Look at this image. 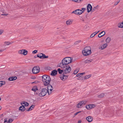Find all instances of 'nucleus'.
<instances>
[{"instance_id": "1", "label": "nucleus", "mask_w": 123, "mask_h": 123, "mask_svg": "<svg viewBox=\"0 0 123 123\" xmlns=\"http://www.w3.org/2000/svg\"><path fill=\"white\" fill-rule=\"evenodd\" d=\"M72 58L70 57H66L64 58L62 61V63L59 64L60 67H62L63 66H68V64L72 62Z\"/></svg>"}, {"instance_id": "2", "label": "nucleus", "mask_w": 123, "mask_h": 123, "mask_svg": "<svg viewBox=\"0 0 123 123\" xmlns=\"http://www.w3.org/2000/svg\"><path fill=\"white\" fill-rule=\"evenodd\" d=\"M91 49L90 46L86 47L82 50V53L83 55L85 56L90 55L92 53Z\"/></svg>"}, {"instance_id": "3", "label": "nucleus", "mask_w": 123, "mask_h": 123, "mask_svg": "<svg viewBox=\"0 0 123 123\" xmlns=\"http://www.w3.org/2000/svg\"><path fill=\"white\" fill-rule=\"evenodd\" d=\"M42 80L44 85L47 86L49 84L51 81V79L49 76L45 75L42 76Z\"/></svg>"}, {"instance_id": "4", "label": "nucleus", "mask_w": 123, "mask_h": 123, "mask_svg": "<svg viewBox=\"0 0 123 123\" xmlns=\"http://www.w3.org/2000/svg\"><path fill=\"white\" fill-rule=\"evenodd\" d=\"M62 68L63 71V73L67 74L70 73L71 71V68L69 65L63 66L62 67H60Z\"/></svg>"}, {"instance_id": "5", "label": "nucleus", "mask_w": 123, "mask_h": 123, "mask_svg": "<svg viewBox=\"0 0 123 123\" xmlns=\"http://www.w3.org/2000/svg\"><path fill=\"white\" fill-rule=\"evenodd\" d=\"M48 90L46 88H43L41 92H38L37 94L40 97H43L45 96L48 92Z\"/></svg>"}, {"instance_id": "6", "label": "nucleus", "mask_w": 123, "mask_h": 123, "mask_svg": "<svg viewBox=\"0 0 123 123\" xmlns=\"http://www.w3.org/2000/svg\"><path fill=\"white\" fill-rule=\"evenodd\" d=\"M40 68L39 66H35L33 68L32 72L34 74H36L39 71Z\"/></svg>"}, {"instance_id": "7", "label": "nucleus", "mask_w": 123, "mask_h": 123, "mask_svg": "<svg viewBox=\"0 0 123 123\" xmlns=\"http://www.w3.org/2000/svg\"><path fill=\"white\" fill-rule=\"evenodd\" d=\"M47 89V90H48V93L49 94H50L52 93V91L53 90V87L51 85L49 84L48 85Z\"/></svg>"}, {"instance_id": "8", "label": "nucleus", "mask_w": 123, "mask_h": 123, "mask_svg": "<svg viewBox=\"0 0 123 123\" xmlns=\"http://www.w3.org/2000/svg\"><path fill=\"white\" fill-rule=\"evenodd\" d=\"M82 12L81 11V10L77 9L73 11L72 13H74L75 14L77 15H80L82 14Z\"/></svg>"}, {"instance_id": "9", "label": "nucleus", "mask_w": 123, "mask_h": 123, "mask_svg": "<svg viewBox=\"0 0 123 123\" xmlns=\"http://www.w3.org/2000/svg\"><path fill=\"white\" fill-rule=\"evenodd\" d=\"M28 52V51L25 49H23L19 50L18 52V53L19 54L23 55H26Z\"/></svg>"}, {"instance_id": "10", "label": "nucleus", "mask_w": 123, "mask_h": 123, "mask_svg": "<svg viewBox=\"0 0 123 123\" xmlns=\"http://www.w3.org/2000/svg\"><path fill=\"white\" fill-rule=\"evenodd\" d=\"M96 106L95 105L91 104L86 105V107L88 110H90L95 108Z\"/></svg>"}, {"instance_id": "11", "label": "nucleus", "mask_w": 123, "mask_h": 123, "mask_svg": "<svg viewBox=\"0 0 123 123\" xmlns=\"http://www.w3.org/2000/svg\"><path fill=\"white\" fill-rule=\"evenodd\" d=\"M68 77L67 76L63 75H61L60 76V78L61 80L63 81H65L66 79H67Z\"/></svg>"}, {"instance_id": "12", "label": "nucleus", "mask_w": 123, "mask_h": 123, "mask_svg": "<svg viewBox=\"0 0 123 123\" xmlns=\"http://www.w3.org/2000/svg\"><path fill=\"white\" fill-rule=\"evenodd\" d=\"M92 7L90 4H88L87 6V9L88 12H89L92 10Z\"/></svg>"}, {"instance_id": "13", "label": "nucleus", "mask_w": 123, "mask_h": 123, "mask_svg": "<svg viewBox=\"0 0 123 123\" xmlns=\"http://www.w3.org/2000/svg\"><path fill=\"white\" fill-rule=\"evenodd\" d=\"M73 20L70 19L68 20L66 22V24L67 25H69L72 24Z\"/></svg>"}, {"instance_id": "14", "label": "nucleus", "mask_w": 123, "mask_h": 123, "mask_svg": "<svg viewBox=\"0 0 123 123\" xmlns=\"http://www.w3.org/2000/svg\"><path fill=\"white\" fill-rule=\"evenodd\" d=\"M86 119L89 122H91L93 119V118L91 116H88L86 117Z\"/></svg>"}, {"instance_id": "15", "label": "nucleus", "mask_w": 123, "mask_h": 123, "mask_svg": "<svg viewBox=\"0 0 123 123\" xmlns=\"http://www.w3.org/2000/svg\"><path fill=\"white\" fill-rule=\"evenodd\" d=\"M21 104L22 105H23L24 107L27 106L29 105V104L28 103L25 101L21 102Z\"/></svg>"}, {"instance_id": "16", "label": "nucleus", "mask_w": 123, "mask_h": 123, "mask_svg": "<svg viewBox=\"0 0 123 123\" xmlns=\"http://www.w3.org/2000/svg\"><path fill=\"white\" fill-rule=\"evenodd\" d=\"M17 79V77L16 76L13 77H10L8 79L9 80L12 81L14 80Z\"/></svg>"}, {"instance_id": "17", "label": "nucleus", "mask_w": 123, "mask_h": 123, "mask_svg": "<svg viewBox=\"0 0 123 123\" xmlns=\"http://www.w3.org/2000/svg\"><path fill=\"white\" fill-rule=\"evenodd\" d=\"M105 32L104 31H102L98 35V37H100L105 35Z\"/></svg>"}, {"instance_id": "18", "label": "nucleus", "mask_w": 123, "mask_h": 123, "mask_svg": "<svg viewBox=\"0 0 123 123\" xmlns=\"http://www.w3.org/2000/svg\"><path fill=\"white\" fill-rule=\"evenodd\" d=\"M57 71L54 70L52 71L51 73L50 74L52 76H55L57 74Z\"/></svg>"}, {"instance_id": "19", "label": "nucleus", "mask_w": 123, "mask_h": 123, "mask_svg": "<svg viewBox=\"0 0 123 123\" xmlns=\"http://www.w3.org/2000/svg\"><path fill=\"white\" fill-rule=\"evenodd\" d=\"M35 105H31V107L28 109L26 110V111H31L32 110L33 108L35 107Z\"/></svg>"}, {"instance_id": "20", "label": "nucleus", "mask_w": 123, "mask_h": 123, "mask_svg": "<svg viewBox=\"0 0 123 123\" xmlns=\"http://www.w3.org/2000/svg\"><path fill=\"white\" fill-rule=\"evenodd\" d=\"M26 108L23 105H22V106H20L19 108V110L22 111H24L26 110Z\"/></svg>"}, {"instance_id": "21", "label": "nucleus", "mask_w": 123, "mask_h": 123, "mask_svg": "<svg viewBox=\"0 0 123 123\" xmlns=\"http://www.w3.org/2000/svg\"><path fill=\"white\" fill-rule=\"evenodd\" d=\"M98 6L97 5V6L94 7L92 9L91 12H93L94 11H97L98 9Z\"/></svg>"}, {"instance_id": "22", "label": "nucleus", "mask_w": 123, "mask_h": 123, "mask_svg": "<svg viewBox=\"0 0 123 123\" xmlns=\"http://www.w3.org/2000/svg\"><path fill=\"white\" fill-rule=\"evenodd\" d=\"M82 102L80 101L79 102L77 105L76 107L78 108H81L82 107Z\"/></svg>"}, {"instance_id": "23", "label": "nucleus", "mask_w": 123, "mask_h": 123, "mask_svg": "<svg viewBox=\"0 0 123 123\" xmlns=\"http://www.w3.org/2000/svg\"><path fill=\"white\" fill-rule=\"evenodd\" d=\"M107 46V44L105 43L103 44L99 49H103L105 48Z\"/></svg>"}, {"instance_id": "24", "label": "nucleus", "mask_w": 123, "mask_h": 123, "mask_svg": "<svg viewBox=\"0 0 123 123\" xmlns=\"http://www.w3.org/2000/svg\"><path fill=\"white\" fill-rule=\"evenodd\" d=\"M92 61V59H88L86 60L85 62L86 63H89L91 62Z\"/></svg>"}, {"instance_id": "25", "label": "nucleus", "mask_w": 123, "mask_h": 123, "mask_svg": "<svg viewBox=\"0 0 123 123\" xmlns=\"http://www.w3.org/2000/svg\"><path fill=\"white\" fill-rule=\"evenodd\" d=\"M43 27H42L41 26H38L37 28V29L38 31H42L43 29Z\"/></svg>"}, {"instance_id": "26", "label": "nucleus", "mask_w": 123, "mask_h": 123, "mask_svg": "<svg viewBox=\"0 0 123 123\" xmlns=\"http://www.w3.org/2000/svg\"><path fill=\"white\" fill-rule=\"evenodd\" d=\"M38 90L37 87L36 86H33L31 89L32 91H34V92H36V91Z\"/></svg>"}, {"instance_id": "27", "label": "nucleus", "mask_w": 123, "mask_h": 123, "mask_svg": "<svg viewBox=\"0 0 123 123\" xmlns=\"http://www.w3.org/2000/svg\"><path fill=\"white\" fill-rule=\"evenodd\" d=\"M99 31H98V32H94L93 33H92L91 35H90V37H92L94 36H95L96 34H97L99 32Z\"/></svg>"}, {"instance_id": "28", "label": "nucleus", "mask_w": 123, "mask_h": 123, "mask_svg": "<svg viewBox=\"0 0 123 123\" xmlns=\"http://www.w3.org/2000/svg\"><path fill=\"white\" fill-rule=\"evenodd\" d=\"M118 27L119 28H123V22L118 25Z\"/></svg>"}, {"instance_id": "29", "label": "nucleus", "mask_w": 123, "mask_h": 123, "mask_svg": "<svg viewBox=\"0 0 123 123\" xmlns=\"http://www.w3.org/2000/svg\"><path fill=\"white\" fill-rule=\"evenodd\" d=\"M5 82L4 81H0V87L2 85H5Z\"/></svg>"}, {"instance_id": "30", "label": "nucleus", "mask_w": 123, "mask_h": 123, "mask_svg": "<svg viewBox=\"0 0 123 123\" xmlns=\"http://www.w3.org/2000/svg\"><path fill=\"white\" fill-rule=\"evenodd\" d=\"M43 55V53H40L38 54L37 55V56L38 57H39L40 58H42V56Z\"/></svg>"}, {"instance_id": "31", "label": "nucleus", "mask_w": 123, "mask_h": 123, "mask_svg": "<svg viewBox=\"0 0 123 123\" xmlns=\"http://www.w3.org/2000/svg\"><path fill=\"white\" fill-rule=\"evenodd\" d=\"M91 75H86L84 77V79H88L91 77Z\"/></svg>"}, {"instance_id": "32", "label": "nucleus", "mask_w": 123, "mask_h": 123, "mask_svg": "<svg viewBox=\"0 0 123 123\" xmlns=\"http://www.w3.org/2000/svg\"><path fill=\"white\" fill-rule=\"evenodd\" d=\"M105 95V94L103 93L99 95H98V98H101L103 97Z\"/></svg>"}, {"instance_id": "33", "label": "nucleus", "mask_w": 123, "mask_h": 123, "mask_svg": "<svg viewBox=\"0 0 123 123\" xmlns=\"http://www.w3.org/2000/svg\"><path fill=\"white\" fill-rule=\"evenodd\" d=\"M111 41V38L109 37H108L106 39V42L107 43L110 42Z\"/></svg>"}, {"instance_id": "34", "label": "nucleus", "mask_w": 123, "mask_h": 123, "mask_svg": "<svg viewBox=\"0 0 123 123\" xmlns=\"http://www.w3.org/2000/svg\"><path fill=\"white\" fill-rule=\"evenodd\" d=\"M57 71L60 74H62V72L63 73V69L62 70H61L60 68H58L57 69Z\"/></svg>"}, {"instance_id": "35", "label": "nucleus", "mask_w": 123, "mask_h": 123, "mask_svg": "<svg viewBox=\"0 0 123 123\" xmlns=\"http://www.w3.org/2000/svg\"><path fill=\"white\" fill-rule=\"evenodd\" d=\"M42 58H47L48 57V56H46L43 53Z\"/></svg>"}, {"instance_id": "36", "label": "nucleus", "mask_w": 123, "mask_h": 123, "mask_svg": "<svg viewBox=\"0 0 123 123\" xmlns=\"http://www.w3.org/2000/svg\"><path fill=\"white\" fill-rule=\"evenodd\" d=\"M87 101L86 100H83L81 101L82 102V104L83 105H85L87 102Z\"/></svg>"}, {"instance_id": "37", "label": "nucleus", "mask_w": 123, "mask_h": 123, "mask_svg": "<svg viewBox=\"0 0 123 123\" xmlns=\"http://www.w3.org/2000/svg\"><path fill=\"white\" fill-rule=\"evenodd\" d=\"M81 42V41L80 40H79L77 41H76L74 43V44H77Z\"/></svg>"}, {"instance_id": "38", "label": "nucleus", "mask_w": 123, "mask_h": 123, "mask_svg": "<svg viewBox=\"0 0 123 123\" xmlns=\"http://www.w3.org/2000/svg\"><path fill=\"white\" fill-rule=\"evenodd\" d=\"M85 10L86 8H81V11L82 12V14L84 12V11Z\"/></svg>"}, {"instance_id": "39", "label": "nucleus", "mask_w": 123, "mask_h": 123, "mask_svg": "<svg viewBox=\"0 0 123 123\" xmlns=\"http://www.w3.org/2000/svg\"><path fill=\"white\" fill-rule=\"evenodd\" d=\"M12 121L13 120L12 119H10L8 120V123H11Z\"/></svg>"}, {"instance_id": "40", "label": "nucleus", "mask_w": 123, "mask_h": 123, "mask_svg": "<svg viewBox=\"0 0 123 123\" xmlns=\"http://www.w3.org/2000/svg\"><path fill=\"white\" fill-rule=\"evenodd\" d=\"M84 79V77H81V76L80 77V78H79V79H78V80H82Z\"/></svg>"}, {"instance_id": "41", "label": "nucleus", "mask_w": 123, "mask_h": 123, "mask_svg": "<svg viewBox=\"0 0 123 123\" xmlns=\"http://www.w3.org/2000/svg\"><path fill=\"white\" fill-rule=\"evenodd\" d=\"M4 43L6 45H10V42H5Z\"/></svg>"}, {"instance_id": "42", "label": "nucleus", "mask_w": 123, "mask_h": 123, "mask_svg": "<svg viewBox=\"0 0 123 123\" xmlns=\"http://www.w3.org/2000/svg\"><path fill=\"white\" fill-rule=\"evenodd\" d=\"M37 52V50H34L32 52V53L33 54H36Z\"/></svg>"}, {"instance_id": "43", "label": "nucleus", "mask_w": 123, "mask_h": 123, "mask_svg": "<svg viewBox=\"0 0 123 123\" xmlns=\"http://www.w3.org/2000/svg\"><path fill=\"white\" fill-rule=\"evenodd\" d=\"M4 122V123H8V121L7 120V119L5 118V119Z\"/></svg>"}, {"instance_id": "44", "label": "nucleus", "mask_w": 123, "mask_h": 123, "mask_svg": "<svg viewBox=\"0 0 123 123\" xmlns=\"http://www.w3.org/2000/svg\"><path fill=\"white\" fill-rule=\"evenodd\" d=\"M1 15H2L6 16L8 15V14H7V13H3L2 14H1Z\"/></svg>"}, {"instance_id": "45", "label": "nucleus", "mask_w": 123, "mask_h": 123, "mask_svg": "<svg viewBox=\"0 0 123 123\" xmlns=\"http://www.w3.org/2000/svg\"><path fill=\"white\" fill-rule=\"evenodd\" d=\"M80 75H81L80 74V73H79L76 75V76L77 77L79 76V77H80Z\"/></svg>"}, {"instance_id": "46", "label": "nucleus", "mask_w": 123, "mask_h": 123, "mask_svg": "<svg viewBox=\"0 0 123 123\" xmlns=\"http://www.w3.org/2000/svg\"><path fill=\"white\" fill-rule=\"evenodd\" d=\"M78 72V71L76 70H75L74 71V74H76Z\"/></svg>"}, {"instance_id": "47", "label": "nucleus", "mask_w": 123, "mask_h": 123, "mask_svg": "<svg viewBox=\"0 0 123 123\" xmlns=\"http://www.w3.org/2000/svg\"><path fill=\"white\" fill-rule=\"evenodd\" d=\"M73 1L77 3H78V2H79V1L78 0H73Z\"/></svg>"}, {"instance_id": "48", "label": "nucleus", "mask_w": 123, "mask_h": 123, "mask_svg": "<svg viewBox=\"0 0 123 123\" xmlns=\"http://www.w3.org/2000/svg\"><path fill=\"white\" fill-rule=\"evenodd\" d=\"M38 82V81H35L34 82H32V84L34 83H37Z\"/></svg>"}, {"instance_id": "49", "label": "nucleus", "mask_w": 123, "mask_h": 123, "mask_svg": "<svg viewBox=\"0 0 123 123\" xmlns=\"http://www.w3.org/2000/svg\"><path fill=\"white\" fill-rule=\"evenodd\" d=\"M80 20H82L83 22L84 21V20L83 19V18L82 17H81V18H80Z\"/></svg>"}, {"instance_id": "50", "label": "nucleus", "mask_w": 123, "mask_h": 123, "mask_svg": "<svg viewBox=\"0 0 123 123\" xmlns=\"http://www.w3.org/2000/svg\"><path fill=\"white\" fill-rule=\"evenodd\" d=\"M80 74L81 75H83V74H85V72H84V73H80Z\"/></svg>"}, {"instance_id": "51", "label": "nucleus", "mask_w": 123, "mask_h": 123, "mask_svg": "<svg viewBox=\"0 0 123 123\" xmlns=\"http://www.w3.org/2000/svg\"><path fill=\"white\" fill-rule=\"evenodd\" d=\"M79 0V2L78 1V3H80L83 0Z\"/></svg>"}, {"instance_id": "52", "label": "nucleus", "mask_w": 123, "mask_h": 123, "mask_svg": "<svg viewBox=\"0 0 123 123\" xmlns=\"http://www.w3.org/2000/svg\"><path fill=\"white\" fill-rule=\"evenodd\" d=\"M81 121L80 120H79L78 122V123H81Z\"/></svg>"}, {"instance_id": "53", "label": "nucleus", "mask_w": 123, "mask_h": 123, "mask_svg": "<svg viewBox=\"0 0 123 123\" xmlns=\"http://www.w3.org/2000/svg\"><path fill=\"white\" fill-rule=\"evenodd\" d=\"M118 4L117 2H115V3H114V5L115 6H116V5H117Z\"/></svg>"}, {"instance_id": "54", "label": "nucleus", "mask_w": 123, "mask_h": 123, "mask_svg": "<svg viewBox=\"0 0 123 123\" xmlns=\"http://www.w3.org/2000/svg\"><path fill=\"white\" fill-rule=\"evenodd\" d=\"M3 32L2 31H0V35L2 34V33Z\"/></svg>"}, {"instance_id": "55", "label": "nucleus", "mask_w": 123, "mask_h": 123, "mask_svg": "<svg viewBox=\"0 0 123 123\" xmlns=\"http://www.w3.org/2000/svg\"><path fill=\"white\" fill-rule=\"evenodd\" d=\"M77 114H78V113H77H77H75L74 114V115L75 116H76V115H77Z\"/></svg>"}, {"instance_id": "56", "label": "nucleus", "mask_w": 123, "mask_h": 123, "mask_svg": "<svg viewBox=\"0 0 123 123\" xmlns=\"http://www.w3.org/2000/svg\"><path fill=\"white\" fill-rule=\"evenodd\" d=\"M13 42H10V44H12V43H13Z\"/></svg>"}, {"instance_id": "57", "label": "nucleus", "mask_w": 123, "mask_h": 123, "mask_svg": "<svg viewBox=\"0 0 123 123\" xmlns=\"http://www.w3.org/2000/svg\"><path fill=\"white\" fill-rule=\"evenodd\" d=\"M120 1V0H118L117 1V2L118 4L119 2Z\"/></svg>"}, {"instance_id": "58", "label": "nucleus", "mask_w": 123, "mask_h": 123, "mask_svg": "<svg viewBox=\"0 0 123 123\" xmlns=\"http://www.w3.org/2000/svg\"><path fill=\"white\" fill-rule=\"evenodd\" d=\"M81 112V111H79V112H77V113H78V114L79 113H80V112Z\"/></svg>"}, {"instance_id": "59", "label": "nucleus", "mask_w": 123, "mask_h": 123, "mask_svg": "<svg viewBox=\"0 0 123 123\" xmlns=\"http://www.w3.org/2000/svg\"><path fill=\"white\" fill-rule=\"evenodd\" d=\"M1 109V106H0V110Z\"/></svg>"}, {"instance_id": "60", "label": "nucleus", "mask_w": 123, "mask_h": 123, "mask_svg": "<svg viewBox=\"0 0 123 123\" xmlns=\"http://www.w3.org/2000/svg\"><path fill=\"white\" fill-rule=\"evenodd\" d=\"M35 78H36L35 77H34V78H33V79H35Z\"/></svg>"}, {"instance_id": "61", "label": "nucleus", "mask_w": 123, "mask_h": 123, "mask_svg": "<svg viewBox=\"0 0 123 123\" xmlns=\"http://www.w3.org/2000/svg\"><path fill=\"white\" fill-rule=\"evenodd\" d=\"M1 98L0 97V101L1 100Z\"/></svg>"}, {"instance_id": "62", "label": "nucleus", "mask_w": 123, "mask_h": 123, "mask_svg": "<svg viewBox=\"0 0 123 123\" xmlns=\"http://www.w3.org/2000/svg\"><path fill=\"white\" fill-rule=\"evenodd\" d=\"M2 51V50H0V51L1 52V51Z\"/></svg>"}]
</instances>
